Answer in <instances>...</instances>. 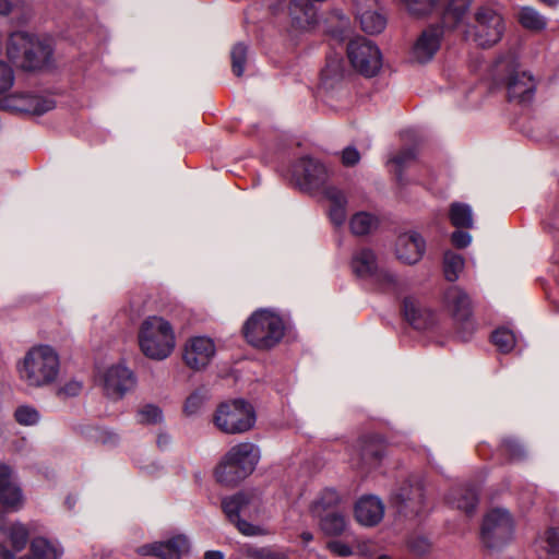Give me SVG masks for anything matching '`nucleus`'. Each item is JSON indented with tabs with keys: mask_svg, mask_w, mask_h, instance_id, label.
Instances as JSON below:
<instances>
[{
	"mask_svg": "<svg viewBox=\"0 0 559 559\" xmlns=\"http://www.w3.org/2000/svg\"><path fill=\"white\" fill-rule=\"evenodd\" d=\"M326 199L331 202L329 216L333 225L336 227L343 226L346 221V204L347 200L345 194L335 187H328L324 190Z\"/></svg>",
	"mask_w": 559,
	"mask_h": 559,
	"instance_id": "nucleus-28",
	"label": "nucleus"
},
{
	"mask_svg": "<svg viewBox=\"0 0 559 559\" xmlns=\"http://www.w3.org/2000/svg\"><path fill=\"white\" fill-rule=\"evenodd\" d=\"M444 302L457 324L462 340L467 341L475 330L468 295L459 286H451L444 293Z\"/></svg>",
	"mask_w": 559,
	"mask_h": 559,
	"instance_id": "nucleus-11",
	"label": "nucleus"
},
{
	"mask_svg": "<svg viewBox=\"0 0 559 559\" xmlns=\"http://www.w3.org/2000/svg\"><path fill=\"white\" fill-rule=\"evenodd\" d=\"M547 551L550 555L559 556V528H550L546 532L545 537Z\"/></svg>",
	"mask_w": 559,
	"mask_h": 559,
	"instance_id": "nucleus-53",
	"label": "nucleus"
},
{
	"mask_svg": "<svg viewBox=\"0 0 559 559\" xmlns=\"http://www.w3.org/2000/svg\"><path fill=\"white\" fill-rule=\"evenodd\" d=\"M379 226V219L376 215L367 212L354 214L349 221V227L355 236H366L374 231Z\"/></svg>",
	"mask_w": 559,
	"mask_h": 559,
	"instance_id": "nucleus-33",
	"label": "nucleus"
},
{
	"mask_svg": "<svg viewBox=\"0 0 559 559\" xmlns=\"http://www.w3.org/2000/svg\"><path fill=\"white\" fill-rule=\"evenodd\" d=\"M503 444H504L506 451L513 460H521L524 457L525 450H524L523 445L518 440L506 439Z\"/></svg>",
	"mask_w": 559,
	"mask_h": 559,
	"instance_id": "nucleus-52",
	"label": "nucleus"
},
{
	"mask_svg": "<svg viewBox=\"0 0 559 559\" xmlns=\"http://www.w3.org/2000/svg\"><path fill=\"white\" fill-rule=\"evenodd\" d=\"M156 443L159 449L166 450L171 443V438L169 435L162 432L157 436Z\"/></svg>",
	"mask_w": 559,
	"mask_h": 559,
	"instance_id": "nucleus-57",
	"label": "nucleus"
},
{
	"mask_svg": "<svg viewBox=\"0 0 559 559\" xmlns=\"http://www.w3.org/2000/svg\"><path fill=\"white\" fill-rule=\"evenodd\" d=\"M378 559H391L389 556L382 555Z\"/></svg>",
	"mask_w": 559,
	"mask_h": 559,
	"instance_id": "nucleus-64",
	"label": "nucleus"
},
{
	"mask_svg": "<svg viewBox=\"0 0 559 559\" xmlns=\"http://www.w3.org/2000/svg\"><path fill=\"white\" fill-rule=\"evenodd\" d=\"M139 344L146 357L166 359L175 348V334L170 323L162 317L146 318L139 331Z\"/></svg>",
	"mask_w": 559,
	"mask_h": 559,
	"instance_id": "nucleus-5",
	"label": "nucleus"
},
{
	"mask_svg": "<svg viewBox=\"0 0 559 559\" xmlns=\"http://www.w3.org/2000/svg\"><path fill=\"white\" fill-rule=\"evenodd\" d=\"M426 242L420 234L411 230L401 234L395 243L396 258L406 264L417 263L424 255Z\"/></svg>",
	"mask_w": 559,
	"mask_h": 559,
	"instance_id": "nucleus-21",
	"label": "nucleus"
},
{
	"mask_svg": "<svg viewBox=\"0 0 559 559\" xmlns=\"http://www.w3.org/2000/svg\"><path fill=\"white\" fill-rule=\"evenodd\" d=\"M239 469V465L233 461H229L228 457L225 456L222 463L215 469V477L221 484L227 486L236 485L249 476L242 475Z\"/></svg>",
	"mask_w": 559,
	"mask_h": 559,
	"instance_id": "nucleus-32",
	"label": "nucleus"
},
{
	"mask_svg": "<svg viewBox=\"0 0 559 559\" xmlns=\"http://www.w3.org/2000/svg\"><path fill=\"white\" fill-rule=\"evenodd\" d=\"M542 3L548 7H557L559 4V0H539Z\"/></svg>",
	"mask_w": 559,
	"mask_h": 559,
	"instance_id": "nucleus-62",
	"label": "nucleus"
},
{
	"mask_svg": "<svg viewBox=\"0 0 559 559\" xmlns=\"http://www.w3.org/2000/svg\"><path fill=\"white\" fill-rule=\"evenodd\" d=\"M350 270L359 278H371L378 269V259L370 248L356 249L350 258Z\"/></svg>",
	"mask_w": 559,
	"mask_h": 559,
	"instance_id": "nucleus-26",
	"label": "nucleus"
},
{
	"mask_svg": "<svg viewBox=\"0 0 559 559\" xmlns=\"http://www.w3.org/2000/svg\"><path fill=\"white\" fill-rule=\"evenodd\" d=\"M329 177L328 169L319 160L301 157L292 168V179L302 191H312L322 187Z\"/></svg>",
	"mask_w": 559,
	"mask_h": 559,
	"instance_id": "nucleus-12",
	"label": "nucleus"
},
{
	"mask_svg": "<svg viewBox=\"0 0 559 559\" xmlns=\"http://www.w3.org/2000/svg\"><path fill=\"white\" fill-rule=\"evenodd\" d=\"M205 400L206 394L202 390H195L192 392L185 402L183 411L186 415H195L201 409Z\"/></svg>",
	"mask_w": 559,
	"mask_h": 559,
	"instance_id": "nucleus-46",
	"label": "nucleus"
},
{
	"mask_svg": "<svg viewBox=\"0 0 559 559\" xmlns=\"http://www.w3.org/2000/svg\"><path fill=\"white\" fill-rule=\"evenodd\" d=\"M357 20L360 23L361 29L370 35L381 33L386 25V19L379 11V8L362 11L360 15L357 16Z\"/></svg>",
	"mask_w": 559,
	"mask_h": 559,
	"instance_id": "nucleus-34",
	"label": "nucleus"
},
{
	"mask_svg": "<svg viewBox=\"0 0 559 559\" xmlns=\"http://www.w3.org/2000/svg\"><path fill=\"white\" fill-rule=\"evenodd\" d=\"M403 314L405 320L416 330H426L435 323V313L424 308L414 297L404 298Z\"/></svg>",
	"mask_w": 559,
	"mask_h": 559,
	"instance_id": "nucleus-25",
	"label": "nucleus"
},
{
	"mask_svg": "<svg viewBox=\"0 0 559 559\" xmlns=\"http://www.w3.org/2000/svg\"><path fill=\"white\" fill-rule=\"evenodd\" d=\"M449 217L456 228L473 227V212L471 206L465 203H452Z\"/></svg>",
	"mask_w": 559,
	"mask_h": 559,
	"instance_id": "nucleus-36",
	"label": "nucleus"
},
{
	"mask_svg": "<svg viewBox=\"0 0 559 559\" xmlns=\"http://www.w3.org/2000/svg\"><path fill=\"white\" fill-rule=\"evenodd\" d=\"M59 368V355L49 345L32 347L17 364L20 380L31 388H43L55 382Z\"/></svg>",
	"mask_w": 559,
	"mask_h": 559,
	"instance_id": "nucleus-1",
	"label": "nucleus"
},
{
	"mask_svg": "<svg viewBox=\"0 0 559 559\" xmlns=\"http://www.w3.org/2000/svg\"><path fill=\"white\" fill-rule=\"evenodd\" d=\"M464 267V259L462 255L447 251L443 257V272L449 282H455Z\"/></svg>",
	"mask_w": 559,
	"mask_h": 559,
	"instance_id": "nucleus-39",
	"label": "nucleus"
},
{
	"mask_svg": "<svg viewBox=\"0 0 559 559\" xmlns=\"http://www.w3.org/2000/svg\"><path fill=\"white\" fill-rule=\"evenodd\" d=\"M14 418L20 425L33 426L39 421L40 415L35 407L21 405L14 412Z\"/></svg>",
	"mask_w": 559,
	"mask_h": 559,
	"instance_id": "nucleus-43",
	"label": "nucleus"
},
{
	"mask_svg": "<svg viewBox=\"0 0 559 559\" xmlns=\"http://www.w3.org/2000/svg\"><path fill=\"white\" fill-rule=\"evenodd\" d=\"M243 334L247 342L254 348L271 349L284 337L285 323L276 312L259 309L246 321Z\"/></svg>",
	"mask_w": 559,
	"mask_h": 559,
	"instance_id": "nucleus-3",
	"label": "nucleus"
},
{
	"mask_svg": "<svg viewBox=\"0 0 559 559\" xmlns=\"http://www.w3.org/2000/svg\"><path fill=\"white\" fill-rule=\"evenodd\" d=\"M384 515V504L376 496H364L355 504V518L364 526L377 525Z\"/></svg>",
	"mask_w": 559,
	"mask_h": 559,
	"instance_id": "nucleus-23",
	"label": "nucleus"
},
{
	"mask_svg": "<svg viewBox=\"0 0 559 559\" xmlns=\"http://www.w3.org/2000/svg\"><path fill=\"white\" fill-rule=\"evenodd\" d=\"M328 548L331 552L340 556L347 557L353 554V549L349 545L341 542V540H332L328 544Z\"/></svg>",
	"mask_w": 559,
	"mask_h": 559,
	"instance_id": "nucleus-54",
	"label": "nucleus"
},
{
	"mask_svg": "<svg viewBox=\"0 0 559 559\" xmlns=\"http://www.w3.org/2000/svg\"><path fill=\"white\" fill-rule=\"evenodd\" d=\"M491 341L501 353H510L516 343L513 332L503 328L491 334Z\"/></svg>",
	"mask_w": 559,
	"mask_h": 559,
	"instance_id": "nucleus-40",
	"label": "nucleus"
},
{
	"mask_svg": "<svg viewBox=\"0 0 559 559\" xmlns=\"http://www.w3.org/2000/svg\"><path fill=\"white\" fill-rule=\"evenodd\" d=\"M31 552L37 559H59L63 548L56 540L36 537L31 542Z\"/></svg>",
	"mask_w": 559,
	"mask_h": 559,
	"instance_id": "nucleus-31",
	"label": "nucleus"
},
{
	"mask_svg": "<svg viewBox=\"0 0 559 559\" xmlns=\"http://www.w3.org/2000/svg\"><path fill=\"white\" fill-rule=\"evenodd\" d=\"M225 456L240 466L242 475H250L259 462L260 450L253 443L242 442L234 445Z\"/></svg>",
	"mask_w": 559,
	"mask_h": 559,
	"instance_id": "nucleus-24",
	"label": "nucleus"
},
{
	"mask_svg": "<svg viewBox=\"0 0 559 559\" xmlns=\"http://www.w3.org/2000/svg\"><path fill=\"white\" fill-rule=\"evenodd\" d=\"M472 1L473 0H448L442 23L445 24L449 20H453L452 27L459 26L469 9Z\"/></svg>",
	"mask_w": 559,
	"mask_h": 559,
	"instance_id": "nucleus-37",
	"label": "nucleus"
},
{
	"mask_svg": "<svg viewBox=\"0 0 559 559\" xmlns=\"http://www.w3.org/2000/svg\"><path fill=\"white\" fill-rule=\"evenodd\" d=\"M392 503L400 513L418 514L425 503L423 481L418 477L408 478L392 493Z\"/></svg>",
	"mask_w": 559,
	"mask_h": 559,
	"instance_id": "nucleus-14",
	"label": "nucleus"
},
{
	"mask_svg": "<svg viewBox=\"0 0 559 559\" xmlns=\"http://www.w3.org/2000/svg\"><path fill=\"white\" fill-rule=\"evenodd\" d=\"M82 391V383L76 380H70L60 388H58L56 394L61 399L74 397Z\"/></svg>",
	"mask_w": 559,
	"mask_h": 559,
	"instance_id": "nucleus-49",
	"label": "nucleus"
},
{
	"mask_svg": "<svg viewBox=\"0 0 559 559\" xmlns=\"http://www.w3.org/2000/svg\"><path fill=\"white\" fill-rule=\"evenodd\" d=\"M319 521V526L325 535L338 536L342 535L347 527V519L345 514L337 510L330 513L316 516Z\"/></svg>",
	"mask_w": 559,
	"mask_h": 559,
	"instance_id": "nucleus-30",
	"label": "nucleus"
},
{
	"mask_svg": "<svg viewBox=\"0 0 559 559\" xmlns=\"http://www.w3.org/2000/svg\"><path fill=\"white\" fill-rule=\"evenodd\" d=\"M55 100L39 95L15 93L0 99V108L13 114L40 116L55 108Z\"/></svg>",
	"mask_w": 559,
	"mask_h": 559,
	"instance_id": "nucleus-13",
	"label": "nucleus"
},
{
	"mask_svg": "<svg viewBox=\"0 0 559 559\" xmlns=\"http://www.w3.org/2000/svg\"><path fill=\"white\" fill-rule=\"evenodd\" d=\"M300 538H301L302 543H304L305 545H307V544H309L310 542H312V540H313V535H312V533H310V532H302V533L300 534Z\"/></svg>",
	"mask_w": 559,
	"mask_h": 559,
	"instance_id": "nucleus-61",
	"label": "nucleus"
},
{
	"mask_svg": "<svg viewBox=\"0 0 559 559\" xmlns=\"http://www.w3.org/2000/svg\"><path fill=\"white\" fill-rule=\"evenodd\" d=\"M355 5L356 17L360 15L362 11H370L378 7L377 0H353Z\"/></svg>",
	"mask_w": 559,
	"mask_h": 559,
	"instance_id": "nucleus-56",
	"label": "nucleus"
},
{
	"mask_svg": "<svg viewBox=\"0 0 559 559\" xmlns=\"http://www.w3.org/2000/svg\"><path fill=\"white\" fill-rule=\"evenodd\" d=\"M409 549L416 555H425L430 550V542L424 536L413 537L408 542Z\"/></svg>",
	"mask_w": 559,
	"mask_h": 559,
	"instance_id": "nucleus-51",
	"label": "nucleus"
},
{
	"mask_svg": "<svg viewBox=\"0 0 559 559\" xmlns=\"http://www.w3.org/2000/svg\"><path fill=\"white\" fill-rule=\"evenodd\" d=\"M451 240L456 248H465L471 243L472 237L467 231L456 230L452 234Z\"/></svg>",
	"mask_w": 559,
	"mask_h": 559,
	"instance_id": "nucleus-55",
	"label": "nucleus"
},
{
	"mask_svg": "<svg viewBox=\"0 0 559 559\" xmlns=\"http://www.w3.org/2000/svg\"><path fill=\"white\" fill-rule=\"evenodd\" d=\"M519 22L523 27L531 31H542L546 27V19L532 7L521 9Z\"/></svg>",
	"mask_w": 559,
	"mask_h": 559,
	"instance_id": "nucleus-38",
	"label": "nucleus"
},
{
	"mask_svg": "<svg viewBox=\"0 0 559 559\" xmlns=\"http://www.w3.org/2000/svg\"><path fill=\"white\" fill-rule=\"evenodd\" d=\"M138 420L141 424L154 425L158 424L163 420L162 409L153 404H147L143 406L138 412Z\"/></svg>",
	"mask_w": 559,
	"mask_h": 559,
	"instance_id": "nucleus-45",
	"label": "nucleus"
},
{
	"mask_svg": "<svg viewBox=\"0 0 559 559\" xmlns=\"http://www.w3.org/2000/svg\"><path fill=\"white\" fill-rule=\"evenodd\" d=\"M416 159V152L414 148L401 150L395 156L391 158L395 165V175L400 182H402V173Z\"/></svg>",
	"mask_w": 559,
	"mask_h": 559,
	"instance_id": "nucleus-42",
	"label": "nucleus"
},
{
	"mask_svg": "<svg viewBox=\"0 0 559 559\" xmlns=\"http://www.w3.org/2000/svg\"><path fill=\"white\" fill-rule=\"evenodd\" d=\"M514 531L512 515L507 509L495 508L484 518L481 536L488 547H498L511 539Z\"/></svg>",
	"mask_w": 559,
	"mask_h": 559,
	"instance_id": "nucleus-10",
	"label": "nucleus"
},
{
	"mask_svg": "<svg viewBox=\"0 0 559 559\" xmlns=\"http://www.w3.org/2000/svg\"><path fill=\"white\" fill-rule=\"evenodd\" d=\"M360 160V153L353 146H346L341 153V162L345 167H353Z\"/></svg>",
	"mask_w": 559,
	"mask_h": 559,
	"instance_id": "nucleus-50",
	"label": "nucleus"
},
{
	"mask_svg": "<svg viewBox=\"0 0 559 559\" xmlns=\"http://www.w3.org/2000/svg\"><path fill=\"white\" fill-rule=\"evenodd\" d=\"M4 516L5 514L0 520V559H14V554L4 547L2 542L9 538L12 549L19 552L23 550L27 544L29 530L20 522L12 524L10 527H4Z\"/></svg>",
	"mask_w": 559,
	"mask_h": 559,
	"instance_id": "nucleus-22",
	"label": "nucleus"
},
{
	"mask_svg": "<svg viewBox=\"0 0 559 559\" xmlns=\"http://www.w3.org/2000/svg\"><path fill=\"white\" fill-rule=\"evenodd\" d=\"M504 32L502 16L491 7L481 5L474 14V24L466 29L467 36L480 47H491L497 44Z\"/></svg>",
	"mask_w": 559,
	"mask_h": 559,
	"instance_id": "nucleus-8",
	"label": "nucleus"
},
{
	"mask_svg": "<svg viewBox=\"0 0 559 559\" xmlns=\"http://www.w3.org/2000/svg\"><path fill=\"white\" fill-rule=\"evenodd\" d=\"M255 423V413L251 404L243 400L223 403L214 416L215 426L225 433H242Z\"/></svg>",
	"mask_w": 559,
	"mask_h": 559,
	"instance_id": "nucleus-7",
	"label": "nucleus"
},
{
	"mask_svg": "<svg viewBox=\"0 0 559 559\" xmlns=\"http://www.w3.org/2000/svg\"><path fill=\"white\" fill-rule=\"evenodd\" d=\"M344 76V64L340 56H331L326 60L324 69L321 71L322 84L326 87H333L334 83L340 82Z\"/></svg>",
	"mask_w": 559,
	"mask_h": 559,
	"instance_id": "nucleus-35",
	"label": "nucleus"
},
{
	"mask_svg": "<svg viewBox=\"0 0 559 559\" xmlns=\"http://www.w3.org/2000/svg\"><path fill=\"white\" fill-rule=\"evenodd\" d=\"M448 503L453 508L464 511L465 513H472L478 502V495L473 486H465L453 489L448 498Z\"/></svg>",
	"mask_w": 559,
	"mask_h": 559,
	"instance_id": "nucleus-27",
	"label": "nucleus"
},
{
	"mask_svg": "<svg viewBox=\"0 0 559 559\" xmlns=\"http://www.w3.org/2000/svg\"><path fill=\"white\" fill-rule=\"evenodd\" d=\"M23 506V495L13 481L12 469L0 464V520L4 514L17 511Z\"/></svg>",
	"mask_w": 559,
	"mask_h": 559,
	"instance_id": "nucleus-19",
	"label": "nucleus"
},
{
	"mask_svg": "<svg viewBox=\"0 0 559 559\" xmlns=\"http://www.w3.org/2000/svg\"><path fill=\"white\" fill-rule=\"evenodd\" d=\"M14 83L13 70L3 61H0V94L7 92Z\"/></svg>",
	"mask_w": 559,
	"mask_h": 559,
	"instance_id": "nucleus-48",
	"label": "nucleus"
},
{
	"mask_svg": "<svg viewBox=\"0 0 559 559\" xmlns=\"http://www.w3.org/2000/svg\"><path fill=\"white\" fill-rule=\"evenodd\" d=\"M7 53L16 67L31 71L39 69L50 61L52 46L47 38L15 32L10 36Z\"/></svg>",
	"mask_w": 559,
	"mask_h": 559,
	"instance_id": "nucleus-2",
	"label": "nucleus"
},
{
	"mask_svg": "<svg viewBox=\"0 0 559 559\" xmlns=\"http://www.w3.org/2000/svg\"><path fill=\"white\" fill-rule=\"evenodd\" d=\"M257 555L265 559H287L284 555L272 552L266 549L258 550Z\"/></svg>",
	"mask_w": 559,
	"mask_h": 559,
	"instance_id": "nucleus-58",
	"label": "nucleus"
},
{
	"mask_svg": "<svg viewBox=\"0 0 559 559\" xmlns=\"http://www.w3.org/2000/svg\"><path fill=\"white\" fill-rule=\"evenodd\" d=\"M495 74L503 82L510 102H532L536 90L535 80L527 71L521 69L514 56L499 58L495 66Z\"/></svg>",
	"mask_w": 559,
	"mask_h": 559,
	"instance_id": "nucleus-4",
	"label": "nucleus"
},
{
	"mask_svg": "<svg viewBox=\"0 0 559 559\" xmlns=\"http://www.w3.org/2000/svg\"><path fill=\"white\" fill-rule=\"evenodd\" d=\"M190 550L187 536L176 535L166 542H154L138 548L141 556H154L159 559H181Z\"/></svg>",
	"mask_w": 559,
	"mask_h": 559,
	"instance_id": "nucleus-18",
	"label": "nucleus"
},
{
	"mask_svg": "<svg viewBox=\"0 0 559 559\" xmlns=\"http://www.w3.org/2000/svg\"><path fill=\"white\" fill-rule=\"evenodd\" d=\"M76 500L75 498L69 496L67 499H66V504L68 506L69 509H72L75 504Z\"/></svg>",
	"mask_w": 559,
	"mask_h": 559,
	"instance_id": "nucleus-63",
	"label": "nucleus"
},
{
	"mask_svg": "<svg viewBox=\"0 0 559 559\" xmlns=\"http://www.w3.org/2000/svg\"><path fill=\"white\" fill-rule=\"evenodd\" d=\"M371 280L382 286L391 287L397 282L396 275L390 270L379 267L371 276Z\"/></svg>",
	"mask_w": 559,
	"mask_h": 559,
	"instance_id": "nucleus-47",
	"label": "nucleus"
},
{
	"mask_svg": "<svg viewBox=\"0 0 559 559\" xmlns=\"http://www.w3.org/2000/svg\"><path fill=\"white\" fill-rule=\"evenodd\" d=\"M382 444L372 438H361L353 447L350 464L354 468L366 469L378 465L382 457Z\"/></svg>",
	"mask_w": 559,
	"mask_h": 559,
	"instance_id": "nucleus-20",
	"label": "nucleus"
},
{
	"mask_svg": "<svg viewBox=\"0 0 559 559\" xmlns=\"http://www.w3.org/2000/svg\"><path fill=\"white\" fill-rule=\"evenodd\" d=\"M248 56V46L243 43L236 44L231 51V70L236 76H241L245 72V64Z\"/></svg>",
	"mask_w": 559,
	"mask_h": 559,
	"instance_id": "nucleus-41",
	"label": "nucleus"
},
{
	"mask_svg": "<svg viewBox=\"0 0 559 559\" xmlns=\"http://www.w3.org/2000/svg\"><path fill=\"white\" fill-rule=\"evenodd\" d=\"M11 9L12 5L8 0H0V14L7 15Z\"/></svg>",
	"mask_w": 559,
	"mask_h": 559,
	"instance_id": "nucleus-60",
	"label": "nucleus"
},
{
	"mask_svg": "<svg viewBox=\"0 0 559 559\" xmlns=\"http://www.w3.org/2000/svg\"><path fill=\"white\" fill-rule=\"evenodd\" d=\"M261 499L253 491H240L222 500L226 518L246 536H257L263 532L260 526L247 521L259 513Z\"/></svg>",
	"mask_w": 559,
	"mask_h": 559,
	"instance_id": "nucleus-6",
	"label": "nucleus"
},
{
	"mask_svg": "<svg viewBox=\"0 0 559 559\" xmlns=\"http://www.w3.org/2000/svg\"><path fill=\"white\" fill-rule=\"evenodd\" d=\"M407 11L414 16H424L429 14L437 0H403Z\"/></svg>",
	"mask_w": 559,
	"mask_h": 559,
	"instance_id": "nucleus-44",
	"label": "nucleus"
},
{
	"mask_svg": "<svg viewBox=\"0 0 559 559\" xmlns=\"http://www.w3.org/2000/svg\"><path fill=\"white\" fill-rule=\"evenodd\" d=\"M347 57L353 68L366 78L377 75L382 67L380 49L365 37H356L348 43Z\"/></svg>",
	"mask_w": 559,
	"mask_h": 559,
	"instance_id": "nucleus-9",
	"label": "nucleus"
},
{
	"mask_svg": "<svg viewBox=\"0 0 559 559\" xmlns=\"http://www.w3.org/2000/svg\"><path fill=\"white\" fill-rule=\"evenodd\" d=\"M216 346L207 336H194L187 341L183 349V361L192 370L204 369L213 359Z\"/></svg>",
	"mask_w": 559,
	"mask_h": 559,
	"instance_id": "nucleus-17",
	"label": "nucleus"
},
{
	"mask_svg": "<svg viewBox=\"0 0 559 559\" xmlns=\"http://www.w3.org/2000/svg\"><path fill=\"white\" fill-rule=\"evenodd\" d=\"M443 36L444 23L432 24L424 28L412 46V60L417 63L431 61L441 47Z\"/></svg>",
	"mask_w": 559,
	"mask_h": 559,
	"instance_id": "nucleus-15",
	"label": "nucleus"
},
{
	"mask_svg": "<svg viewBox=\"0 0 559 559\" xmlns=\"http://www.w3.org/2000/svg\"><path fill=\"white\" fill-rule=\"evenodd\" d=\"M102 381L105 394L111 399H121L136 384L134 373L122 364L108 367L103 373Z\"/></svg>",
	"mask_w": 559,
	"mask_h": 559,
	"instance_id": "nucleus-16",
	"label": "nucleus"
},
{
	"mask_svg": "<svg viewBox=\"0 0 559 559\" xmlns=\"http://www.w3.org/2000/svg\"><path fill=\"white\" fill-rule=\"evenodd\" d=\"M204 559H224V555L218 550H209L205 552Z\"/></svg>",
	"mask_w": 559,
	"mask_h": 559,
	"instance_id": "nucleus-59",
	"label": "nucleus"
},
{
	"mask_svg": "<svg viewBox=\"0 0 559 559\" xmlns=\"http://www.w3.org/2000/svg\"><path fill=\"white\" fill-rule=\"evenodd\" d=\"M341 503L340 493L333 488L323 489L310 506V513L313 518L337 511Z\"/></svg>",
	"mask_w": 559,
	"mask_h": 559,
	"instance_id": "nucleus-29",
	"label": "nucleus"
}]
</instances>
